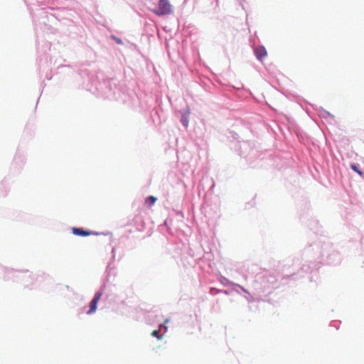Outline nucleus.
I'll return each instance as SVG.
<instances>
[{
  "label": "nucleus",
  "instance_id": "1",
  "mask_svg": "<svg viewBox=\"0 0 364 364\" xmlns=\"http://www.w3.org/2000/svg\"><path fill=\"white\" fill-rule=\"evenodd\" d=\"M304 263L298 268L299 264L294 263L292 272L289 271L282 279H289L296 281L311 272L313 269H317L320 264L338 265L341 262V253L330 242L318 241L306 247L304 250Z\"/></svg>",
  "mask_w": 364,
  "mask_h": 364
},
{
  "label": "nucleus",
  "instance_id": "2",
  "mask_svg": "<svg viewBox=\"0 0 364 364\" xmlns=\"http://www.w3.org/2000/svg\"><path fill=\"white\" fill-rule=\"evenodd\" d=\"M79 75L83 78L82 84L86 90L97 91L102 97L120 102L132 109L140 107V100L136 93L117 79L105 78L99 81L94 74L85 68L80 69Z\"/></svg>",
  "mask_w": 364,
  "mask_h": 364
},
{
  "label": "nucleus",
  "instance_id": "3",
  "mask_svg": "<svg viewBox=\"0 0 364 364\" xmlns=\"http://www.w3.org/2000/svg\"><path fill=\"white\" fill-rule=\"evenodd\" d=\"M253 287L258 296L262 294L267 295L272 293V290L278 287L277 279L275 276L270 274L257 275L253 283Z\"/></svg>",
  "mask_w": 364,
  "mask_h": 364
},
{
  "label": "nucleus",
  "instance_id": "4",
  "mask_svg": "<svg viewBox=\"0 0 364 364\" xmlns=\"http://www.w3.org/2000/svg\"><path fill=\"white\" fill-rule=\"evenodd\" d=\"M37 51L38 53V64L40 71H45L46 70L52 72L53 58L50 43L48 41H44L41 46L40 42L38 41Z\"/></svg>",
  "mask_w": 364,
  "mask_h": 364
},
{
  "label": "nucleus",
  "instance_id": "5",
  "mask_svg": "<svg viewBox=\"0 0 364 364\" xmlns=\"http://www.w3.org/2000/svg\"><path fill=\"white\" fill-rule=\"evenodd\" d=\"M7 273L16 277L15 282L22 284L26 288L32 289L36 280L35 275L28 269L8 270Z\"/></svg>",
  "mask_w": 364,
  "mask_h": 364
},
{
  "label": "nucleus",
  "instance_id": "6",
  "mask_svg": "<svg viewBox=\"0 0 364 364\" xmlns=\"http://www.w3.org/2000/svg\"><path fill=\"white\" fill-rule=\"evenodd\" d=\"M26 156L25 153L18 149L10 166V173L14 176L18 175L26 164Z\"/></svg>",
  "mask_w": 364,
  "mask_h": 364
},
{
  "label": "nucleus",
  "instance_id": "7",
  "mask_svg": "<svg viewBox=\"0 0 364 364\" xmlns=\"http://www.w3.org/2000/svg\"><path fill=\"white\" fill-rule=\"evenodd\" d=\"M111 253L112 257L106 267L105 272L102 278V283L107 286H108V284L111 282V277H114L116 276V267L113 264V262L116 258V248L114 247H112Z\"/></svg>",
  "mask_w": 364,
  "mask_h": 364
},
{
  "label": "nucleus",
  "instance_id": "8",
  "mask_svg": "<svg viewBox=\"0 0 364 364\" xmlns=\"http://www.w3.org/2000/svg\"><path fill=\"white\" fill-rule=\"evenodd\" d=\"M250 45L253 49L254 55L257 60L262 63L263 60L267 56V51L263 45L256 46V41L252 38H250Z\"/></svg>",
  "mask_w": 364,
  "mask_h": 364
},
{
  "label": "nucleus",
  "instance_id": "9",
  "mask_svg": "<svg viewBox=\"0 0 364 364\" xmlns=\"http://www.w3.org/2000/svg\"><path fill=\"white\" fill-rule=\"evenodd\" d=\"M153 11L157 16H161L172 14L173 9L168 0H159L158 6Z\"/></svg>",
  "mask_w": 364,
  "mask_h": 364
},
{
  "label": "nucleus",
  "instance_id": "10",
  "mask_svg": "<svg viewBox=\"0 0 364 364\" xmlns=\"http://www.w3.org/2000/svg\"><path fill=\"white\" fill-rule=\"evenodd\" d=\"M170 321V317L166 318L164 321V323L159 324L158 329L152 331L151 336L156 338L158 340H161L164 334L166 333L168 331V326L166 324L169 323Z\"/></svg>",
  "mask_w": 364,
  "mask_h": 364
},
{
  "label": "nucleus",
  "instance_id": "11",
  "mask_svg": "<svg viewBox=\"0 0 364 364\" xmlns=\"http://www.w3.org/2000/svg\"><path fill=\"white\" fill-rule=\"evenodd\" d=\"M72 233L79 237H87L90 235H99L101 233L85 229L83 228L73 227L71 228Z\"/></svg>",
  "mask_w": 364,
  "mask_h": 364
},
{
  "label": "nucleus",
  "instance_id": "12",
  "mask_svg": "<svg viewBox=\"0 0 364 364\" xmlns=\"http://www.w3.org/2000/svg\"><path fill=\"white\" fill-rule=\"evenodd\" d=\"M178 112L181 115L180 122L181 124L185 129H187L189 124V118L191 114L189 107H186L185 108L181 109Z\"/></svg>",
  "mask_w": 364,
  "mask_h": 364
},
{
  "label": "nucleus",
  "instance_id": "13",
  "mask_svg": "<svg viewBox=\"0 0 364 364\" xmlns=\"http://www.w3.org/2000/svg\"><path fill=\"white\" fill-rule=\"evenodd\" d=\"M234 291L242 296L249 302H254L255 301V297L246 289L240 284L234 285Z\"/></svg>",
  "mask_w": 364,
  "mask_h": 364
},
{
  "label": "nucleus",
  "instance_id": "14",
  "mask_svg": "<svg viewBox=\"0 0 364 364\" xmlns=\"http://www.w3.org/2000/svg\"><path fill=\"white\" fill-rule=\"evenodd\" d=\"M8 270H16L13 268H9L6 267H4L0 264V277H2L3 280L4 281H12L15 282V279H17L16 277H14L12 274H8Z\"/></svg>",
  "mask_w": 364,
  "mask_h": 364
},
{
  "label": "nucleus",
  "instance_id": "15",
  "mask_svg": "<svg viewBox=\"0 0 364 364\" xmlns=\"http://www.w3.org/2000/svg\"><path fill=\"white\" fill-rule=\"evenodd\" d=\"M38 15L40 16L42 20V23L46 24V21L45 18H47L48 22L53 23L54 20H55V16L53 14H48V12L44 9H39Z\"/></svg>",
  "mask_w": 364,
  "mask_h": 364
},
{
  "label": "nucleus",
  "instance_id": "16",
  "mask_svg": "<svg viewBox=\"0 0 364 364\" xmlns=\"http://www.w3.org/2000/svg\"><path fill=\"white\" fill-rule=\"evenodd\" d=\"M146 318H149V320L151 318H153V322H155L158 323L159 325L160 323H163L164 319H163V315L161 313L158 312H149L148 316H146Z\"/></svg>",
  "mask_w": 364,
  "mask_h": 364
},
{
  "label": "nucleus",
  "instance_id": "17",
  "mask_svg": "<svg viewBox=\"0 0 364 364\" xmlns=\"http://www.w3.org/2000/svg\"><path fill=\"white\" fill-rule=\"evenodd\" d=\"M9 191V186L6 178L0 182V197H5Z\"/></svg>",
  "mask_w": 364,
  "mask_h": 364
},
{
  "label": "nucleus",
  "instance_id": "18",
  "mask_svg": "<svg viewBox=\"0 0 364 364\" xmlns=\"http://www.w3.org/2000/svg\"><path fill=\"white\" fill-rule=\"evenodd\" d=\"M107 288V286L102 283L100 289L95 292V294L92 299L95 300V301H97V302H99V301L101 299L103 294H106Z\"/></svg>",
  "mask_w": 364,
  "mask_h": 364
},
{
  "label": "nucleus",
  "instance_id": "19",
  "mask_svg": "<svg viewBox=\"0 0 364 364\" xmlns=\"http://www.w3.org/2000/svg\"><path fill=\"white\" fill-rule=\"evenodd\" d=\"M218 281L221 284H223L224 287H231V291H234V285H237L238 284L234 283L229 280L228 278H226L224 276L220 275L218 277Z\"/></svg>",
  "mask_w": 364,
  "mask_h": 364
},
{
  "label": "nucleus",
  "instance_id": "20",
  "mask_svg": "<svg viewBox=\"0 0 364 364\" xmlns=\"http://www.w3.org/2000/svg\"><path fill=\"white\" fill-rule=\"evenodd\" d=\"M318 115L320 116V117L326 120H328V119L334 120V116L322 107H320V109H318Z\"/></svg>",
  "mask_w": 364,
  "mask_h": 364
},
{
  "label": "nucleus",
  "instance_id": "21",
  "mask_svg": "<svg viewBox=\"0 0 364 364\" xmlns=\"http://www.w3.org/2000/svg\"><path fill=\"white\" fill-rule=\"evenodd\" d=\"M98 302L95 301V300H91L89 304V309L86 311L87 315H92L94 314L97 309Z\"/></svg>",
  "mask_w": 364,
  "mask_h": 364
},
{
  "label": "nucleus",
  "instance_id": "22",
  "mask_svg": "<svg viewBox=\"0 0 364 364\" xmlns=\"http://www.w3.org/2000/svg\"><path fill=\"white\" fill-rule=\"evenodd\" d=\"M209 293L211 295H213V296H215V295H217L219 293H223V294H224L225 295H230V290L219 289H217L215 287H210Z\"/></svg>",
  "mask_w": 364,
  "mask_h": 364
},
{
  "label": "nucleus",
  "instance_id": "23",
  "mask_svg": "<svg viewBox=\"0 0 364 364\" xmlns=\"http://www.w3.org/2000/svg\"><path fill=\"white\" fill-rule=\"evenodd\" d=\"M350 168L357 173L359 176L364 178V172L360 168V165L358 164H350Z\"/></svg>",
  "mask_w": 364,
  "mask_h": 364
},
{
  "label": "nucleus",
  "instance_id": "24",
  "mask_svg": "<svg viewBox=\"0 0 364 364\" xmlns=\"http://www.w3.org/2000/svg\"><path fill=\"white\" fill-rule=\"evenodd\" d=\"M156 198L154 196H149L146 198L145 199V203L148 205V206H151L153 205H154V203H156Z\"/></svg>",
  "mask_w": 364,
  "mask_h": 364
},
{
  "label": "nucleus",
  "instance_id": "25",
  "mask_svg": "<svg viewBox=\"0 0 364 364\" xmlns=\"http://www.w3.org/2000/svg\"><path fill=\"white\" fill-rule=\"evenodd\" d=\"M86 309H87L86 306H84L82 307L78 308L77 309V316L78 318H80L81 314H86Z\"/></svg>",
  "mask_w": 364,
  "mask_h": 364
},
{
  "label": "nucleus",
  "instance_id": "26",
  "mask_svg": "<svg viewBox=\"0 0 364 364\" xmlns=\"http://www.w3.org/2000/svg\"><path fill=\"white\" fill-rule=\"evenodd\" d=\"M110 38L112 39L113 41H114L117 44L123 45V41L120 38H119L114 35H111Z\"/></svg>",
  "mask_w": 364,
  "mask_h": 364
},
{
  "label": "nucleus",
  "instance_id": "27",
  "mask_svg": "<svg viewBox=\"0 0 364 364\" xmlns=\"http://www.w3.org/2000/svg\"><path fill=\"white\" fill-rule=\"evenodd\" d=\"M69 66L68 65H58L57 67L58 69H60V68H68Z\"/></svg>",
  "mask_w": 364,
  "mask_h": 364
},
{
  "label": "nucleus",
  "instance_id": "28",
  "mask_svg": "<svg viewBox=\"0 0 364 364\" xmlns=\"http://www.w3.org/2000/svg\"><path fill=\"white\" fill-rule=\"evenodd\" d=\"M46 77L47 78V80H51L52 76L51 75H48V74H46Z\"/></svg>",
  "mask_w": 364,
  "mask_h": 364
},
{
  "label": "nucleus",
  "instance_id": "29",
  "mask_svg": "<svg viewBox=\"0 0 364 364\" xmlns=\"http://www.w3.org/2000/svg\"><path fill=\"white\" fill-rule=\"evenodd\" d=\"M177 215L183 216V212L182 211H178Z\"/></svg>",
  "mask_w": 364,
  "mask_h": 364
},
{
  "label": "nucleus",
  "instance_id": "30",
  "mask_svg": "<svg viewBox=\"0 0 364 364\" xmlns=\"http://www.w3.org/2000/svg\"><path fill=\"white\" fill-rule=\"evenodd\" d=\"M234 87L235 89H236V87ZM241 89H243V85H242ZM237 90H240V87H237Z\"/></svg>",
  "mask_w": 364,
  "mask_h": 364
},
{
  "label": "nucleus",
  "instance_id": "31",
  "mask_svg": "<svg viewBox=\"0 0 364 364\" xmlns=\"http://www.w3.org/2000/svg\"><path fill=\"white\" fill-rule=\"evenodd\" d=\"M247 92H249L250 95H252V92H250V90H247Z\"/></svg>",
  "mask_w": 364,
  "mask_h": 364
},
{
  "label": "nucleus",
  "instance_id": "32",
  "mask_svg": "<svg viewBox=\"0 0 364 364\" xmlns=\"http://www.w3.org/2000/svg\"><path fill=\"white\" fill-rule=\"evenodd\" d=\"M48 279L49 281L52 280V279H51V278H50L49 277H48Z\"/></svg>",
  "mask_w": 364,
  "mask_h": 364
},
{
  "label": "nucleus",
  "instance_id": "33",
  "mask_svg": "<svg viewBox=\"0 0 364 364\" xmlns=\"http://www.w3.org/2000/svg\"><path fill=\"white\" fill-rule=\"evenodd\" d=\"M121 258H122V257H119L117 260L119 261L121 259Z\"/></svg>",
  "mask_w": 364,
  "mask_h": 364
}]
</instances>
